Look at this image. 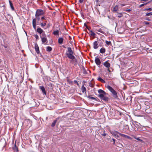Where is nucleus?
<instances>
[{
  "instance_id": "nucleus-1",
  "label": "nucleus",
  "mask_w": 152,
  "mask_h": 152,
  "mask_svg": "<svg viewBox=\"0 0 152 152\" xmlns=\"http://www.w3.org/2000/svg\"><path fill=\"white\" fill-rule=\"evenodd\" d=\"M74 53V52L72 51L71 48L68 47L67 48V50L66 51V56L68 58L74 56L73 55Z\"/></svg>"
},
{
  "instance_id": "nucleus-2",
  "label": "nucleus",
  "mask_w": 152,
  "mask_h": 152,
  "mask_svg": "<svg viewBox=\"0 0 152 152\" xmlns=\"http://www.w3.org/2000/svg\"><path fill=\"white\" fill-rule=\"evenodd\" d=\"M107 88L111 92L114 98H116L118 97L117 93L113 88L109 85L107 86Z\"/></svg>"
},
{
  "instance_id": "nucleus-3",
  "label": "nucleus",
  "mask_w": 152,
  "mask_h": 152,
  "mask_svg": "<svg viewBox=\"0 0 152 152\" xmlns=\"http://www.w3.org/2000/svg\"><path fill=\"white\" fill-rule=\"evenodd\" d=\"M93 48L95 49H97L99 46L102 47V42L100 40L99 41H95L93 42Z\"/></svg>"
},
{
  "instance_id": "nucleus-4",
  "label": "nucleus",
  "mask_w": 152,
  "mask_h": 152,
  "mask_svg": "<svg viewBox=\"0 0 152 152\" xmlns=\"http://www.w3.org/2000/svg\"><path fill=\"white\" fill-rule=\"evenodd\" d=\"M36 18L33 19L32 20V25L34 28L36 29V22L37 20L38 21L40 20V16L35 15Z\"/></svg>"
},
{
  "instance_id": "nucleus-5",
  "label": "nucleus",
  "mask_w": 152,
  "mask_h": 152,
  "mask_svg": "<svg viewBox=\"0 0 152 152\" xmlns=\"http://www.w3.org/2000/svg\"><path fill=\"white\" fill-rule=\"evenodd\" d=\"M69 58L70 59L69 61L71 64L74 65L75 66L77 65L78 64L77 60L74 56Z\"/></svg>"
},
{
  "instance_id": "nucleus-6",
  "label": "nucleus",
  "mask_w": 152,
  "mask_h": 152,
  "mask_svg": "<svg viewBox=\"0 0 152 152\" xmlns=\"http://www.w3.org/2000/svg\"><path fill=\"white\" fill-rule=\"evenodd\" d=\"M109 131L112 135L115 138H118L120 137V133L115 130L111 131L110 130Z\"/></svg>"
},
{
  "instance_id": "nucleus-7",
  "label": "nucleus",
  "mask_w": 152,
  "mask_h": 152,
  "mask_svg": "<svg viewBox=\"0 0 152 152\" xmlns=\"http://www.w3.org/2000/svg\"><path fill=\"white\" fill-rule=\"evenodd\" d=\"M44 12L43 10L41 9H38L36 10L35 15L40 16L44 15Z\"/></svg>"
},
{
  "instance_id": "nucleus-8",
  "label": "nucleus",
  "mask_w": 152,
  "mask_h": 152,
  "mask_svg": "<svg viewBox=\"0 0 152 152\" xmlns=\"http://www.w3.org/2000/svg\"><path fill=\"white\" fill-rule=\"evenodd\" d=\"M98 92L99 94L98 95V96L99 97H102L103 96V95H105L106 94V93L102 89H99L98 90Z\"/></svg>"
},
{
  "instance_id": "nucleus-9",
  "label": "nucleus",
  "mask_w": 152,
  "mask_h": 152,
  "mask_svg": "<svg viewBox=\"0 0 152 152\" xmlns=\"http://www.w3.org/2000/svg\"><path fill=\"white\" fill-rule=\"evenodd\" d=\"M95 62L96 64L99 66H100L101 64V62L100 59L98 58L97 57H96L95 58Z\"/></svg>"
},
{
  "instance_id": "nucleus-10",
  "label": "nucleus",
  "mask_w": 152,
  "mask_h": 152,
  "mask_svg": "<svg viewBox=\"0 0 152 152\" xmlns=\"http://www.w3.org/2000/svg\"><path fill=\"white\" fill-rule=\"evenodd\" d=\"M40 37L43 43H47V39L46 37H42V36H40Z\"/></svg>"
},
{
  "instance_id": "nucleus-11",
  "label": "nucleus",
  "mask_w": 152,
  "mask_h": 152,
  "mask_svg": "<svg viewBox=\"0 0 152 152\" xmlns=\"http://www.w3.org/2000/svg\"><path fill=\"white\" fill-rule=\"evenodd\" d=\"M35 49L36 53L38 54L39 53V46L37 44H35Z\"/></svg>"
},
{
  "instance_id": "nucleus-12",
  "label": "nucleus",
  "mask_w": 152,
  "mask_h": 152,
  "mask_svg": "<svg viewBox=\"0 0 152 152\" xmlns=\"http://www.w3.org/2000/svg\"><path fill=\"white\" fill-rule=\"evenodd\" d=\"M39 88L41 89L42 91V93L43 94L46 95V93L44 87L43 86H39Z\"/></svg>"
},
{
  "instance_id": "nucleus-13",
  "label": "nucleus",
  "mask_w": 152,
  "mask_h": 152,
  "mask_svg": "<svg viewBox=\"0 0 152 152\" xmlns=\"http://www.w3.org/2000/svg\"><path fill=\"white\" fill-rule=\"evenodd\" d=\"M103 65L107 68H109L110 66V64L107 61L104 62L103 64Z\"/></svg>"
},
{
  "instance_id": "nucleus-14",
  "label": "nucleus",
  "mask_w": 152,
  "mask_h": 152,
  "mask_svg": "<svg viewBox=\"0 0 152 152\" xmlns=\"http://www.w3.org/2000/svg\"><path fill=\"white\" fill-rule=\"evenodd\" d=\"M101 99L105 101H108L109 100V98L105 96V95H103L102 97H99Z\"/></svg>"
},
{
  "instance_id": "nucleus-15",
  "label": "nucleus",
  "mask_w": 152,
  "mask_h": 152,
  "mask_svg": "<svg viewBox=\"0 0 152 152\" xmlns=\"http://www.w3.org/2000/svg\"><path fill=\"white\" fill-rule=\"evenodd\" d=\"M81 90L83 93L86 92V89L85 87L83 85L81 88Z\"/></svg>"
},
{
  "instance_id": "nucleus-16",
  "label": "nucleus",
  "mask_w": 152,
  "mask_h": 152,
  "mask_svg": "<svg viewBox=\"0 0 152 152\" xmlns=\"http://www.w3.org/2000/svg\"><path fill=\"white\" fill-rule=\"evenodd\" d=\"M121 136L123 137L126 138L128 139H129L130 138V137L128 136L127 135L124 134H121V133H120V136Z\"/></svg>"
},
{
  "instance_id": "nucleus-17",
  "label": "nucleus",
  "mask_w": 152,
  "mask_h": 152,
  "mask_svg": "<svg viewBox=\"0 0 152 152\" xmlns=\"http://www.w3.org/2000/svg\"><path fill=\"white\" fill-rule=\"evenodd\" d=\"M99 26H96V28L98 29V30H97V31L98 32H99L102 33L104 34V32L102 30V29L101 28H99Z\"/></svg>"
},
{
  "instance_id": "nucleus-18",
  "label": "nucleus",
  "mask_w": 152,
  "mask_h": 152,
  "mask_svg": "<svg viewBox=\"0 0 152 152\" xmlns=\"http://www.w3.org/2000/svg\"><path fill=\"white\" fill-rule=\"evenodd\" d=\"M64 39L62 37H60L58 39V42L59 44H62Z\"/></svg>"
},
{
  "instance_id": "nucleus-19",
  "label": "nucleus",
  "mask_w": 152,
  "mask_h": 152,
  "mask_svg": "<svg viewBox=\"0 0 152 152\" xmlns=\"http://www.w3.org/2000/svg\"><path fill=\"white\" fill-rule=\"evenodd\" d=\"M37 31L38 33H39V34H42V33L43 31L41 28H39L37 29Z\"/></svg>"
},
{
  "instance_id": "nucleus-20",
  "label": "nucleus",
  "mask_w": 152,
  "mask_h": 152,
  "mask_svg": "<svg viewBox=\"0 0 152 152\" xmlns=\"http://www.w3.org/2000/svg\"><path fill=\"white\" fill-rule=\"evenodd\" d=\"M97 80L103 83H105V81L102 79L100 77H99L97 78Z\"/></svg>"
},
{
  "instance_id": "nucleus-21",
  "label": "nucleus",
  "mask_w": 152,
  "mask_h": 152,
  "mask_svg": "<svg viewBox=\"0 0 152 152\" xmlns=\"http://www.w3.org/2000/svg\"><path fill=\"white\" fill-rule=\"evenodd\" d=\"M9 2L10 3V7L12 10L13 11L15 9L13 7V5L12 4V3L11 1H10L9 0Z\"/></svg>"
},
{
  "instance_id": "nucleus-22",
  "label": "nucleus",
  "mask_w": 152,
  "mask_h": 152,
  "mask_svg": "<svg viewBox=\"0 0 152 152\" xmlns=\"http://www.w3.org/2000/svg\"><path fill=\"white\" fill-rule=\"evenodd\" d=\"M105 49L104 48H102L100 49V52L101 53H104L105 52Z\"/></svg>"
},
{
  "instance_id": "nucleus-23",
  "label": "nucleus",
  "mask_w": 152,
  "mask_h": 152,
  "mask_svg": "<svg viewBox=\"0 0 152 152\" xmlns=\"http://www.w3.org/2000/svg\"><path fill=\"white\" fill-rule=\"evenodd\" d=\"M118 9V6L117 5H116L113 7V12H116L117 11Z\"/></svg>"
},
{
  "instance_id": "nucleus-24",
  "label": "nucleus",
  "mask_w": 152,
  "mask_h": 152,
  "mask_svg": "<svg viewBox=\"0 0 152 152\" xmlns=\"http://www.w3.org/2000/svg\"><path fill=\"white\" fill-rule=\"evenodd\" d=\"M59 33V31L57 30L54 31L53 33L54 35H58Z\"/></svg>"
},
{
  "instance_id": "nucleus-25",
  "label": "nucleus",
  "mask_w": 152,
  "mask_h": 152,
  "mask_svg": "<svg viewBox=\"0 0 152 152\" xmlns=\"http://www.w3.org/2000/svg\"><path fill=\"white\" fill-rule=\"evenodd\" d=\"M52 50V49L51 47L50 46H48L46 48V50L47 51L50 52Z\"/></svg>"
},
{
  "instance_id": "nucleus-26",
  "label": "nucleus",
  "mask_w": 152,
  "mask_h": 152,
  "mask_svg": "<svg viewBox=\"0 0 152 152\" xmlns=\"http://www.w3.org/2000/svg\"><path fill=\"white\" fill-rule=\"evenodd\" d=\"M105 42L106 45L108 46L112 45V44L110 41H108L107 40H106Z\"/></svg>"
},
{
  "instance_id": "nucleus-27",
  "label": "nucleus",
  "mask_w": 152,
  "mask_h": 152,
  "mask_svg": "<svg viewBox=\"0 0 152 152\" xmlns=\"http://www.w3.org/2000/svg\"><path fill=\"white\" fill-rule=\"evenodd\" d=\"M56 122H57L56 120H54L53 121V122L52 123V124H51V126L52 127H54V126H55Z\"/></svg>"
},
{
  "instance_id": "nucleus-28",
  "label": "nucleus",
  "mask_w": 152,
  "mask_h": 152,
  "mask_svg": "<svg viewBox=\"0 0 152 152\" xmlns=\"http://www.w3.org/2000/svg\"><path fill=\"white\" fill-rule=\"evenodd\" d=\"M88 98H89L90 99H93V100H96V98H94V97H93L91 96H88Z\"/></svg>"
},
{
  "instance_id": "nucleus-29",
  "label": "nucleus",
  "mask_w": 152,
  "mask_h": 152,
  "mask_svg": "<svg viewBox=\"0 0 152 152\" xmlns=\"http://www.w3.org/2000/svg\"><path fill=\"white\" fill-rule=\"evenodd\" d=\"M91 33V35L92 36H95L96 35L95 34L94 32L92 30L90 31Z\"/></svg>"
},
{
  "instance_id": "nucleus-30",
  "label": "nucleus",
  "mask_w": 152,
  "mask_h": 152,
  "mask_svg": "<svg viewBox=\"0 0 152 152\" xmlns=\"http://www.w3.org/2000/svg\"><path fill=\"white\" fill-rule=\"evenodd\" d=\"M13 149L14 150L16 151H18V148L17 147H16L15 145V146L13 148Z\"/></svg>"
},
{
  "instance_id": "nucleus-31",
  "label": "nucleus",
  "mask_w": 152,
  "mask_h": 152,
  "mask_svg": "<svg viewBox=\"0 0 152 152\" xmlns=\"http://www.w3.org/2000/svg\"><path fill=\"white\" fill-rule=\"evenodd\" d=\"M123 15L121 13H118L117 16L118 18H121L122 16Z\"/></svg>"
},
{
  "instance_id": "nucleus-32",
  "label": "nucleus",
  "mask_w": 152,
  "mask_h": 152,
  "mask_svg": "<svg viewBox=\"0 0 152 152\" xmlns=\"http://www.w3.org/2000/svg\"><path fill=\"white\" fill-rule=\"evenodd\" d=\"M46 25L45 23H41L40 25L42 27H44Z\"/></svg>"
},
{
  "instance_id": "nucleus-33",
  "label": "nucleus",
  "mask_w": 152,
  "mask_h": 152,
  "mask_svg": "<svg viewBox=\"0 0 152 152\" xmlns=\"http://www.w3.org/2000/svg\"><path fill=\"white\" fill-rule=\"evenodd\" d=\"M152 15V12H149L148 13H147L145 15L146 16H151V15Z\"/></svg>"
},
{
  "instance_id": "nucleus-34",
  "label": "nucleus",
  "mask_w": 152,
  "mask_h": 152,
  "mask_svg": "<svg viewBox=\"0 0 152 152\" xmlns=\"http://www.w3.org/2000/svg\"><path fill=\"white\" fill-rule=\"evenodd\" d=\"M145 10H149L151 11L152 10V9L151 8H147L145 9Z\"/></svg>"
},
{
  "instance_id": "nucleus-35",
  "label": "nucleus",
  "mask_w": 152,
  "mask_h": 152,
  "mask_svg": "<svg viewBox=\"0 0 152 152\" xmlns=\"http://www.w3.org/2000/svg\"><path fill=\"white\" fill-rule=\"evenodd\" d=\"M34 36L36 39H39V36L37 34L35 35Z\"/></svg>"
},
{
  "instance_id": "nucleus-36",
  "label": "nucleus",
  "mask_w": 152,
  "mask_h": 152,
  "mask_svg": "<svg viewBox=\"0 0 152 152\" xmlns=\"http://www.w3.org/2000/svg\"><path fill=\"white\" fill-rule=\"evenodd\" d=\"M134 138L135 139H136L137 140H138V141H142V140H141V139H140L139 138H138H138H137V137H134Z\"/></svg>"
},
{
  "instance_id": "nucleus-37",
  "label": "nucleus",
  "mask_w": 152,
  "mask_h": 152,
  "mask_svg": "<svg viewBox=\"0 0 152 152\" xmlns=\"http://www.w3.org/2000/svg\"><path fill=\"white\" fill-rule=\"evenodd\" d=\"M67 81L69 83V84H72V82L69 79H68L67 80Z\"/></svg>"
},
{
  "instance_id": "nucleus-38",
  "label": "nucleus",
  "mask_w": 152,
  "mask_h": 152,
  "mask_svg": "<svg viewBox=\"0 0 152 152\" xmlns=\"http://www.w3.org/2000/svg\"><path fill=\"white\" fill-rule=\"evenodd\" d=\"M101 134L102 135L104 136H105L107 135V134L105 133L104 130L103 133V134Z\"/></svg>"
},
{
  "instance_id": "nucleus-39",
  "label": "nucleus",
  "mask_w": 152,
  "mask_h": 152,
  "mask_svg": "<svg viewBox=\"0 0 152 152\" xmlns=\"http://www.w3.org/2000/svg\"><path fill=\"white\" fill-rule=\"evenodd\" d=\"M146 4H147V3H146V4H141V5H140L139 6L140 7H142L146 5Z\"/></svg>"
},
{
  "instance_id": "nucleus-40",
  "label": "nucleus",
  "mask_w": 152,
  "mask_h": 152,
  "mask_svg": "<svg viewBox=\"0 0 152 152\" xmlns=\"http://www.w3.org/2000/svg\"><path fill=\"white\" fill-rule=\"evenodd\" d=\"M74 83L75 84H77L78 86H79V84L77 82V80H74Z\"/></svg>"
},
{
  "instance_id": "nucleus-41",
  "label": "nucleus",
  "mask_w": 152,
  "mask_h": 152,
  "mask_svg": "<svg viewBox=\"0 0 152 152\" xmlns=\"http://www.w3.org/2000/svg\"><path fill=\"white\" fill-rule=\"evenodd\" d=\"M124 11H126V12H130L131 11V10H130V9H125L124 10Z\"/></svg>"
},
{
  "instance_id": "nucleus-42",
  "label": "nucleus",
  "mask_w": 152,
  "mask_h": 152,
  "mask_svg": "<svg viewBox=\"0 0 152 152\" xmlns=\"http://www.w3.org/2000/svg\"><path fill=\"white\" fill-rule=\"evenodd\" d=\"M144 23L146 25H147L149 24V23L148 22L146 21H144Z\"/></svg>"
},
{
  "instance_id": "nucleus-43",
  "label": "nucleus",
  "mask_w": 152,
  "mask_h": 152,
  "mask_svg": "<svg viewBox=\"0 0 152 152\" xmlns=\"http://www.w3.org/2000/svg\"><path fill=\"white\" fill-rule=\"evenodd\" d=\"M40 36H42V37H46V36L44 33H43Z\"/></svg>"
},
{
  "instance_id": "nucleus-44",
  "label": "nucleus",
  "mask_w": 152,
  "mask_h": 152,
  "mask_svg": "<svg viewBox=\"0 0 152 152\" xmlns=\"http://www.w3.org/2000/svg\"><path fill=\"white\" fill-rule=\"evenodd\" d=\"M112 140H113V144H114V145L115 144V139L114 138H113Z\"/></svg>"
},
{
  "instance_id": "nucleus-45",
  "label": "nucleus",
  "mask_w": 152,
  "mask_h": 152,
  "mask_svg": "<svg viewBox=\"0 0 152 152\" xmlns=\"http://www.w3.org/2000/svg\"><path fill=\"white\" fill-rule=\"evenodd\" d=\"M145 19L148 21H150L151 20L149 18H145Z\"/></svg>"
},
{
  "instance_id": "nucleus-46",
  "label": "nucleus",
  "mask_w": 152,
  "mask_h": 152,
  "mask_svg": "<svg viewBox=\"0 0 152 152\" xmlns=\"http://www.w3.org/2000/svg\"><path fill=\"white\" fill-rule=\"evenodd\" d=\"M84 0H79V2L80 3H81L83 2Z\"/></svg>"
},
{
  "instance_id": "nucleus-47",
  "label": "nucleus",
  "mask_w": 152,
  "mask_h": 152,
  "mask_svg": "<svg viewBox=\"0 0 152 152\" xmlns=\"http://www.w3.org/2000/svg\"><path fill=\"white\" fill-rule=\"evenodd\" d=\"M42 20L45 19V17L44 16L42 17L41 18Z\"/></svg>"
},
{
  "instance_id": "nucleus-48",
  "label": "nucleus",
  "mask_w": 152,
  "mask_h": 152,
  "mask_svg": "<svg viewBox=\"0 0 152 152\" xmlns=\"http://www.w3.org/2000/svg\"><path fill=\"white\" fill-rule=\"evenodd\" d=\"M107 70H108L109 72H110V69H109V68H108Z\"/></svg>"
},
{
  "instance_id": "nucleus-49",
  "label": "nucleus",
  "mask_w": 152,
  "mask_h": 152,
  "mask_svg": "<svg viewBox=\"0 0 152 152\" xmlns=\"http://www.w3.org/2000/svg\"><path fill=\"white\" fill-rule=\"evenodd\" d=\"M122 5V6H124V5Z\"/></svg>"
},
{
  "instance_id": "nucleus-50",
  "label": "nucleus",
  "mask_w": 152,
  "mask_h": 152,
  "mask_svg": "<svg viewBox=\"0 0 152 152\" xmlns=\"http://www.w3.org/2000/svg\"><path fill=\"white\" fill-rule=\"evenodd\" d=\"M19 1H20L21 0H19Z\"/></svg>"
}]
</instances>
